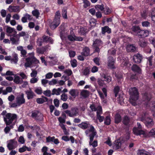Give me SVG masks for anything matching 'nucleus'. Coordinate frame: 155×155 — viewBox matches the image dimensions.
<instances>
[{
	"label": "nucleus",
	"instance_id": "f257e3e1",
	"mask_svg": "<svg viewBox=\"0 0 155 155\" xmlns=\"http://www.w3.org/2000/svg\"><path fill=\"white\" fill-rule=\"evenodd\" d=\"M1 115L3 116V120L6 126L15 125L18 119L16 114L10 113H8L5 110L2 111Z\"/></svg>",
	"mask_w": 155,
	"mask_h": 155
},
{
	"label": "nucleus",
	"instance_id": "f03ea898",
	"mask_svg": "<svg viewBox=\"0 0 155 155\" xmlns=\"http://www.w3.org/2000/svg\"><path fill=\"white\" fill-rule=\"evenodd\" d=\"M151 98V95L150 93H145L143 94V101L142 103L146 105V107H150V109L152 112L153 115L155 116V102H153L148 105V104Z\"/></svg>",
	"mask_w": 155,
	"mask_h": 155
},
{
	"label": "nucleus",
	"instance_id": "7ed1b4c3",
	"mask_svg": "<svg viewBox=\"0 0 155 155\" xmlns=\"http://www.w3.org/2000/svg\"><path fill=\"white\" fill-rule=\"evenodd\" d=\"M85 132L87 136L90 137L89 145L92 146L94 147L97 146V140H94L92 142L94 137L96 134L94 127L92 126H91L90 129L87 130Z\"/></svg>",
	"mask_w": 155,
	"mask_h": 155
},
{
	"label": "nucleus",
	"instance_id": "20e7f679",
	"mask_svg": "<svg viewBox=\"0 0 155 155\" xmlns=\"http://www.w3.org/2000/svg\"><path fill=\"white\" fill-rule=\"evenodd\" d=\"M129 92L130 95V102L132 105L135 106L139 97V94L137 89L135 87H132L130 89Z\"/></svg>",
	"mask_w": 155,
	"mask_h": 155
},
{
	"label": "nucleus",
	"instance_id": "39448f33",
	"mask_svg": "<svg viewBox=\"0 0 155 155\" xmlns=\"http://www.w3.org/2000/svg\"><path fill=\"white\" fill-rule=\"evenodd\" d=\"M29 54L32 56L27 58L26 59V62L25 64V66L26 68L28 67H32L33 64H34L36 65H35L36 67L35 68L36 69L38 66V64L39 63V61L34 57V52L29 53Z\"/></svg>",
	"mask_w": 155,
	"mask_h": 155
},
{
	"label": "nucleus",
	"instance_id": "423d86ee",
	"mask_svg": "<svg viewBox=\"0 0 155 155\" xmlns=\"http://www.w3.org/2000/svg\"><path fill=\"white\" fill-rule=\"evenodd\" d=\"M15 103H10V107H20L25 103V100L24 97V94L22 93H19L15 99Z\"/></svg>",
	"mask_w": 155,
	"mask_h": 155
},
{
	"label": "nucleus",
	"instance_id": "0eeeda50",
	"mask_svg": "<svg viewBox=\"0 0 155 155\" xmlns=\"http://www.w3.org/2000/svg\"><path fill=\"white\" fill-rule=\"evenodd\" d=\"M147 116V114L143 113L140 115L138 119L143 122L147 127H150L153 125L154 123L153 120Z\"/></svg>",
	"mask_w": 155,
	"mask_h": 155
},
{
	"label": "nucleus",
	"instance_id": "6e6552de",
	"mask_svg": "<svg viewBox=\"0 0 155 155\" xmlns=\"http://www.w3.org/2000/svg\"><path fill=\"white\" fill-rule=\"evenodd\" d=\"M90 108L92 111H97V119L100 122H103L104 119V117L101 116V114L102 113V109L101 106L91 104L90 106Z\"/></svg>",
	"mask_w": 155,
	"mask_h": 155
},
{
	"label": "nucleus",
	"instance_id": "1a4fd4ad",
	"mask_svg": "<svg viewBox=\"0 0 155 155\" xmlns=\"http://www.w3.org/2000/svg\"><path fill=\"white\" fill-rule=\"evenodd\" d=\"M60 12L59 11H58L56 12L55 18L53 21L50 25V28L51 29H55L59 25L60 22Z\"/></svg>",
	"mask_w": 155,
	"mask_h": 155
},
{
	"label": "nucleus",
	"instance_id": "9d476101",
	"mask_svg": "<svg viewBox=\"0 0 155 155\" xmlns=\"http://www.w3.org/2000/svg\"><path fill=\"white\" fill-rule=\"evenodd\" d=\"M65 113L68 114L70 117H73L77 116L79 114V110L76 107L72 108L71 110H67L65 111Z\"/></svg>",
	"mask_w": 155,
	"mask_h": 155
},
{
	"label": "nucleus",
	"instance_id": "9b49d317",
	"mask_svg": "<svg viewBox=\"0 0 155 155\" xmlns=\"http://www.w3.org/2000/svg\"><path fill=\"white\" fill-rule=\"evenodd\" d=\"M17 146L18 143L15 139L9 140L7 145V147L9 150L15 149Z\"/></svg>",
	"mask_w": 155,
	"mask_h": 155
},
{
	"label": "nucleus",
	"instance_id": "f8f14e48",
	"mask_svg": "<svg viewBox=\"0 0 155 155\" xmlns=\"http://www.w3.org/2000/svg\"><path fill=\"white\" fill-rule=\"evenodd\" d=\"M102 91L104 94L100 91H98L97 92L103 102L104 103H106L107 101L105 99L107 96V90L104 87L102 89Z\"/></svg>",
	"mask_w": 155,
	"mask_h": 155
},
{
	"label": "nucleus",
	"instance_id": "ddd939ff",
	"mask_svg": "<svg viewBox=\"0 0 155 155\" xmlns=\"http://www.w3.org/2000/svg\"><path fill=\"white\" fill-rule=\"evenodd\" d=\"M116 59L114 58L111 56H109L108 58L107 66L108 67L111 69L115 68L114 63H115Z\"/></svg>",
	"mask_w": 155,
	"mask_h": 155
},
{
	"label": "nucleus",
	"instance_id": "4468645a",
	"mask_svg": "<svg viewBox=\"0 0 155 155\" xmlns=\"http://www.w3.org/2000/svg\"><path fill=\"white\" fill-rule=\"evenodd\" d=\"M32 117L38 120H41L43 119V115L40 112L36 111L32 113Z\"/></svg>",
	"mask_w": 155,
	"mask_h": 155
},
{
	"label": "nucleus",
	"instance_id": "2eb2a0df",
	"mask_svg": "<svg viewBox=\"0 0 155 155\" xmlns=\"http://www.w3.org/2000/svg\"><path fill=\"white\" fill-rule=\"evenodd\" d=\"M6 31L8 36L12 37L17 34V32L15 29L10 27L7 26L6 28Z\"/></svg>",
	"mask_w": 155,
	"mask_h": 155
},
{
	"label": "nucleus",
	"instance_id": "dca6fc26",
	"mask_svg": "<svg viewBox=\"0 0 155 155\" xmlns=\"http://www.w3.org/2000/svg\"><path fill=\"white\" fill-rule=\"evenodd\" d=\"M10 40L11 41L12 44L13 45H18L19 43V37L16 34L10 37Z\"/></svg>",
	"mask_w": 155,
	"mask_h": 155
},
{
	"label": "nucleus",
	"instance_id": "f3484780",
	"mask_svg": "<svg viewBox=\"0 0 155 155\" xmlns=\"http://www.w3.org/2000/svg\"><path fill=\"white\" fill-rule=\"evenodd\" d=\"M118 61H120L121 63V66L122 67L126 66L128 63L127 58H123L122 55L120 56L118 58Z\"/></svg>",
	"mask_w": 155,
	"mask_h": 155
},
{
	"label": "nucleus",
	"instance_id": "a211bd4d",
	"mask_svg": "<svg viewBox=\"0 0 155 155\" xmlns=\"http://www.w3.org/2000/svg\"><path fill=\"white\" fill-rule=\"evenodd\" d=\"M27 20H28L29 21L33 20V18L31 15H29L28 13H26L24 15L21 20L22 22L24 23L27 22Z\"/></svg>",
	"mask_w": 155,
	"mask_h": 155
},
{
	"label": "nucleus",
	"instance_id": "6ab92c4d",
	"mask_svg": "<svg viewBox=\"0 0 155 155\" xmlns=\"http://www.w3.org/2000/svg\"><path fill=\"white\" fill-rule=\"evenodd\" d=\"M133 59L135 63H139L141 62L142 59V56L140 54L137 53L134 55Z\"/></svg>",
	"mask_w": 155,
	"mask_h": 155
},
{
	"label": "nucleus",
	"instance_id": "aec40b11",
	"mask_svg": "<svg viewBox=\"0 0 155 155\" xmlns=\"http://www.w3.org/2000/svg\"><path fill=\"white\" fill-rule=\"evenodd\" d=\"M78 126L80 127L83 129H86L89 127L90 128L87 130L90 129V127L92 125H90L88 122L86 121L82 122L81 124H79Z\"/></svg>",
	"mask_w": 155,
	"mask_h": 155
},
{
	"label": "nucleus",
	"instance_id": "412c9836",
	"mask_svg": "<svg viewBox=\"0 0 155 155\" xmlns=\"http://www.w3.org/2000/svg\"><path fill=\"white\" fill-rule=\"evenodd\" d=\"M149 35V32L148 31L143 30L140 31L139 33L138 34V36L143 38L147 37Z\"/></svg>",
	"mask_w": 155,
	"mask_h": 155
},
{
	"label": "nucleus",
	"instance_id": "4be33fe9",
	"mask_svg": "<svg viewBox=\"0 0 155 155\" xmlns=\"http://www.w3.org/2000/svg\"><path fill=\"white\" fill-rule=\"evenodd\" d=\"M101 78L104 81L108 83L111 82L112 80V78L110 76L105 74H103L101 76Z\"/></svg>",
	"mask_w": 155,
	"mask_h": 155
},
{
	"label": "nucleus",
	"instance_id": "5701e85b",
	"mask_svg": "<svg viewBox=\"0 0 155 155\" xmlns=\"http://www.w3.org/2000/svg\"><path fill=\"white\" fill-rule=\"evenodd\" d=\"M12 58L11 57V62L12 63L17 64L18 61V55L15 53L12 54Z\"/></svg>",
	"mask_w": 155,
	"mask_h": 155
},
{
	"label": "nucleus",
	"instance_id": "b1692460",
	"mask_svg": "<svg viewBox=\"0 0 155 155\" xmlns=\"http://www.w3.org/2000/svg\"><path fill=\"white\" fill-rule=\"evenodd\" d=\"M8 10L11 12H19L20 11L19 7L18 6H12L10 5L8 7Z\"/></svg>",
	"mask_w": 155,
	"mask_h": 155
},
{
	"label": "nucleus",
	"instance_id": "393cba45",
	"mask_svg": "<svg viewBox=\"0 0 155 155\" xmlns=\"http://www.w3.org/2000/svg\"><path fill=\"white\" fill-rule=\"evenodd\" d=\"M90 49L87 47H85L83 48L81 54L85 56H87L90 55Z\"/></svg>",
	"mask_w": 155,
	"mask_h": 155
},
{
	"label": "nucleus",
	"instance_id": "a878e982",
	"mask_svg": "<svg viewBox=\"0 0 155 155\" xmlns=\"http://www.w3.org/2000/svg\"><path fill=\"white\" fill-rule=\"evenodd\" d=\"M69 93L72 96L75 97L78 95L79 92L77 90L71 89Z\"/></svg>",
	"mask_w": 155,
	"mask_h": 155
},
{
	"label": "nucleus",
	"instance_id": "bb28decb",
	"mask_svg": "<svg viewBox=\"0 0 155 155\" xmlns=\"http://www.w3.org/2000/svg\"><path fill=\"white\" fill-rule=\"evenodd\" d=\"M101 29V33L103 34H104L106 32H107L108 34H110L111 33V29L107 26L102 27Z\"/></svg>",
	"mask_w": 155,
	"mask_h": 155
},
{
	"label": "nucleus",
	"instance_id": "cd10ccee",
	"mask_svg": "<svg viewBox=\"0 0 155 155\" xmlns=\"http://www.w3.org/2000/svg\"><path fill=\"white\" fill-rule=\"evenodd\" d=\"M25 93L27 95L28 99L29 100L33 98L35 95L34 93L31 90L26 91Z\"/></svg>",
	"mask_w": 155,
	"mask_h": 155
},
{
	"label": "nucleus",
	"instance_id": "c85d7f7f",
	"mask_svg": "<svg viewBox=\"0 0 155 155\" xmlns=\"http://www.w3.org/2000/svg\"><path fill=\"white\" fill-rule=\"evenodd\" d=\"M133 132L135 134L138 135H144L145 132L142 130H139L137 128H134L133 129Z\"/></svg>",
	"mask_w": 155,
	"mask_h": 155
},
{
	"label": "nucleus",
	"instance_id": "c756f323",
	"mask_svg": "<svg viewBox=\"0 0 155 155\" xmlns=\"http://www.w3.org/2000/svg\"><path fill=\"white\" fill-rule=\"evenodd\" d=\"M88 31L86 27H81L78 30V33L81 35H84Z\"/></svg>",
	"mask_w": 155,
	"mask_h": 155
},
{
	"label": "nucleus",
	"instance_id": "7c9ffc66",
	"mask_svg": "<svg viewBox=\"0 0 155 155\" xmlns=\"http://www.w3.org/2000/svg\"><path fill=\"white\" fill-rule=\"evenodd\" d=\"M132 31L135 33V35L138 36L140 29L139 26H133L131 28Z\"/></svg>",
	"mask_w": 155,
	"mask_h": 155
},
{
	"label": "nucleus",
	"instance_id": "2f4dec72",
	"mask_svg": "<svg viewBox=\"0 0 155 155\" xmlns=\"http://www.w3.org/2000/svg\"><path fill=\"white\" fill-rule=\"evenodd\" d=\"M48 46H46L42 48H36V52L38 54H43L48 48Z\"/></svg>",
	"mask_w": 155,
	"mask_h": 155
},
{
	"label": "nucleus",
	"instance_id": "473e14b6",
	"mask_svg": "<svg viewBox=\"0 0 155 155\" xmlns=\"http://www.w3.org/2000/svg\"><path fill=\"white\" fill-rule=\"evenodd\" d=\"M153 56H151L147 58V67H148L151 66L153 65Z\"/></svg>",
	"mask_w": 155,
	"mask_h": 155
},
{
	"label": "nucleus",
	"instance_id": "72a5a7b5",
	"mask_svg": "<svg viewBox=\"0 0 155 155\" xmlns=\"http://www.w3.org/2000/svg\"><path fill=\"white\" fill-rule=\"evenodd\" d=\"M127 50L128 52H134L136 49V48L133 45H129L127 46L126 47Z\"/></svg>",
	"mask_w": 155,
	"mask_h": 155
},
{
	"label": "nucleus",
	"instance_id": "f704fd0d",
	"mask_svg": "<svg viewBox=\"0 0 155 155\" xmlns=\"http://www.w3.org/2000/svg\"><path fill=\"white\" fill-rule=\"evenodd\" d=\"M147 44L148 42L143 39L140 40L139 41V44L141 47L144 48L146 47L147 46Z\"/></svg>",
	"mask_w": 155,
	"mask_h": 155
},
{
	"label": "nucleus",
	"instance_id": "c9c22d12",
	"mask_svg": "<svg viewBox=\"0 0 155 155\" xmlns=\"http://www.w3.org/2000/svg\"><path fill=\"white\" fill-rule=\"evenodd\" d=\"M62 87L58 88V89H53L52 91V95L55 94L56 95H59L61 91Z\"/></svg>",
	"mask_w": 155,
	"mask_h": 155
},
{
	"label": "nucleus",
	"instance_id": "e433bc0d",
	"mask_svg": "<svg viewBox=\"0 0 155 155\" xmlns=\"http://www.w3.org/2000/svg\"><path fill=\"white\" fill-rule=\"evenodd\" d=\"M13 80L14 82L16 84H21V83L22 80L20 77L17 75H15L14 79Z\"/></svg>",
	"mask_w": 155,
	"mask_h": 155
},
{
	"label": "nucleus",
	"instance_id": "4c0bfd02",
	"mask_svg": "<svg viewBox=\"0 0 155 155\" xmlns=\"http://www.w3.org/2000/svg\"><path fill=\"white\" fill-rule=\"evenodd\" d=\"M132 70L136 72L140 73H141V70L140 69L137 65H133L132 67Z\"/></svg>",
	"mask_w": 155,
	"mask_h": 155
},
{
	"label": "nucleus",
	"instance_id": "58836bf2",
	"mask_svg": "<svg viewBox=\"0 0 155 155\" xmlns=\"http://www.w3.org/2000/svg\"><path fill=\"white\" fill-rule=\"evenodd\" d=\"M43 40L44 41L48 42L51 44L53 43V40L51 38L46 36H44L43 37Z\"/></svg>",
	"mask_w": 155,
	"mask_h": 155
},
{
	"label": "nucleus",
	"instance_id": "ea45409f",
	"mask_svg": "<svg viewBox=\"0 0 155 155\" xmlns=\"http://www.w3.org/2000/svg\"><path fill=\"white\" fill-rule=\"evenodd\" d=\"M49 58L51 60L50 63L51 65H53L55 64L57 62V58L55 57H49Z\"/></svg>",
	"mask_w": 155,
	"mask_h": 155
},
{
	"label": "nucleus",
	"instance_id": "a19ab883",
	"mask_svg": "<svg viewBox=\"0 0 155 155\" xmlns=\"http://www.w3.org/2000/svg\"><path fill=\"white\" fill-rule=\"evenodd\" d=\"M14 125H10L6 126L4 129V131L6 134L8 133L11 129L13 128Z\"/></svg>",
	"mask_w": 155,
	"mask_h": 155
},
{
	"label": "nucleus",
	"instance_id": "79ce46f5",
	"mask_svg": "<svg viewBox=\"0 0 155 155\" xmlns=\"http://www.w3.org/2000/svg\"><path fill=\"white\" fill-rule=\"evenodd\" d=\"M148 153L144 150H139L137 152V155H147Z\"/></svg>",
	"mask_w": 155,
	"mask_h": 155
},
{
	"label": "nucleus",
	"instance_id": "37998d69",
	"mask_svg": "<svg viewBox=\"0 0 155 155\" xmlns=\"http://www.w3.org/2000/svg\"><path fill=\"white\" fill-rule=\"evenodd\" d=\"M81 94L82 97L85 98L89 96V92L87 90H83L81 91Z\"/></svg>",
	"mask_w": 155,
	"mask_h": 155
},
{
	"label": "nucleus",
	"instance_id": "c03bdc74",
	"mask_svg": "<svg viewBox=\"0 0 155 155\" xmlns=\"http://www.w3.org/2000/svg\"><path fill=\"white\" fill-rule=\"evenodd\" d=\"M48 99L46 97H44V98H38L36 100L37 102L38 103L41 104L44 103L46 101H47Z\"/></svg>",
	"mask_w": 155,
	"mask_h": 155
},
{
	"label": "nucleus",
	"instance_id": "a18cd8bd",
	"mask_svg": "<svg viewBox=\"0 0 155 155\" xmlns=\"http://www.w3.org/2000/svg\"><path fill=\"white\" fill-rule=\"evenodd\" d=\"M32 14L36 18H38L40 14L39 11L37 9H35L32 11Z\"/></svg>",
	"mask_w": 155,
	"mask_h": 155
},
{
	"label": "nucleus",
	"instance_id": "49530a36",
	"mask_svg": "<svg viewBox=\"0 0 155 155\" xmlns=\"http://www.w3.org/2000/svg\"><path fill=\"white\" fill-rule=\"evenodd\" d=\"M121 120V117L119 114H117L115 117V122L116 123H119Z\"/></svg>",
	"mask_w": 155,
	"mask_h": 155
},
{
	"label": "nucleus",
	"instance_id": "de8ad7c7",
	"mask_svg": "<svg viewBox=\"0 0 155 155\" xmlns=\"http://www.w3.org/2000/svg\"><path fill=\"white\" fill-rule=\"evenodd\" d=\"M116 50L115 48H112L108 51V54L109 55H114L116 53Z\"/></svg>",
	"mask_w": 155,
	"mask_h": 155
},
{
	"label": "nucleus",
	"instance_id": "09e8293b",
	"mask_svg": "<svg viewBox=\"0 0 155 155\" xmlns=\"http://www.w3.org/2000/svg\"><path fill=\"white\" fill-rule=\"evenodd\" d=\"M102 42L99 40H96L94 41L93 45V46H99L102 45Z\"/></svg>",
	"mask_w": 155,
	"mask_h": 155
},
{
	"label": "nucleus",
	"instance_id": "8fccbe9b",
	"mask_svg": "<svg viewBox=\"0 0 155 155\" xmlns=\"http://www.w3.org/2000/svg\"><path fill=\"white\" fill-rule=\"evenodd\" d=\"M110 116H107L106 117L104 120V124L107 125H109L110 124Z\"/></svg>",
	"mask_w": 155,
	"mask_h": 155
},
{
	"label": "nucleus",
	"instance_id": "3c124183",
	"mask_svg": "<svg viewBox=\"0 0 155 155\" xmlns=\"http://www.w3.org/2000/svg\"><path fill=\"white\" fill-rule=\"evenodd\" d=\"M103 11L104 13L106 15H108L110 14L111 11L108 7H105L104 8Z\"/></svg>",
	"mask_w": 155,
	"mask_h": 155
},
{
	"label": "nucleus",
	"instance_id": "603ef678",
	"mask_svg": "<svg viewBox=\"0 0 155 155\" xmlns=\"http://www.w3.org/2000/svg\"><path fill=\"white\" fill-rule=\"evenodd\" d=\"M121 146V143L119 140H117L115 141L114 147L117 149H119Z\"/></svg>",
	"mask_w": 155,
	"mask_h": 155
},
{
	"label": "nucleus",
	"instance_id": "864d4df0",
	"mask_svg": "<svg viewBox=\"0 0 155 155\" xmlns=\"http://www.w3.org/2000/svg\"><path fill=\"white\" fill-rule=\"evenodd\" d=\"M95 9L97 11H98L100 10L101 11H103L104 7V5H97L95 6Z\"/></svg>",
	"mask_w": 155,
	"mask_h": 155
},
{
	"label": "nucleus",
	"instance_id": "5fc2aeb1",
	"mask_svg": "<svg viewBox=\"0 0 155 155\" xmlns=\"http://www.w3.org/2000/svg\"><path fill=\"white\" fill-rule=\"evenodd\" d=\"M18 140V143L21 144H23L25 142L24 138L22 136H20Z\"/></svg>",
	"mask_w": 155,
	"mask_h": 155
},
{
	"label": "nucleus",
	"instance_id": "6e6d98bb",
	"mask_svg": "<svg viewBox=\"0 0 155 155\" xmlns=\"http://www.w3.org/2000/svg\"><path fill=\"white\" fill-rule=\"evenodd\" d=\"M35 91L37 94H41L42 92V89L40 87L35 88Z\"/></svg>",
	"mask_w": 155,
	"mask_h": 155
},
{
	"label": "nucleus",
	"instance_id": "4d7b16f0",
	"mask_svg": "<svg viewBox=\"0 0 155 155\" xmlns=\"http://www.w3.org/2000/svg\"><path fill=\"white\" fill-rule=\"evenodd\" d=\"M129 121V117L127 116H125L124 119L123 123L125 125H127L128 124Z\"/></svg>",
	"mask_w": 155,
	"mask_h": 155
},
{
	"label": "nucleus",
	"instance_id": "13d9d810",
	"mask_svg": "<svg viewBox=\"0 0 155 155\" xmlns=\"http://www.w3.org/2000/svg\"><path fill=\"white\" fill-rule=\"evenodd\" d=\"M83 73L84 75H87L90 73V69L89 68H86L83 71Z\"/></svg>",
	"mask_w": 155,
	"mask_h": 155
},
{
	"label": "nucleus",
	"instance_id": "bf43d9fd",
	"mask_svg": "<svg viewBox=\"0 0 155 155\" xmlns=\"http://www.w3.org/2000/svg\"><path fill=\"white\" fill-rule=\"evenodd\" d=\"M115 76L117 78V81L118 82L123 81V77L121 74H120L119 75L116 74Z\"/></svg>",
	"mask_w": 155,
	"mask_h": 155
},
{
	"label": "nucleus",
	"instance_id": "052dcab7",
	"mask_svg": "<svg viewBox=\"0 0 155 155\" xmlns=\"http://www.w3.org/2000/svg\"><path fill=\"white\" fill-rule=\"evenodd\" d=\"M68 96L65 94H62L61 96V99L63 101H65L68 99Z\"/></svg>",
	"mask_w": 155,
	"mask_h": 155
},
{
	"label": "nucleus",
	"instance_id": "680f3d73",
	"mask_svg": "<svg viewBox=\"0 0 155 155\" xmlns=\"http://www.w3.org/2000/svg\"><path fill=\"white\" fill-rule=\"evenodd\" d=\"M90 23L91 27L94 26L96 24V21L94 19H91L90 20Z\"/></svg>",
	"mask_w": 155,
	"mask_h": 155
},
{
	"label": "nucleus",
	"instance_id": "e2e57ef3",
	"mask_svg": "<svg viewBox=\"0 0 155 155\" xmlns=\"http://www.w3.org/2000/svg\"><path fill=\"white\" fill-rule=\"evenodd\" d=\"M84 3V8H86L87 7L89 6L90 5V2L87 0L83 1Z\"/></svg>",
	"mask_w": 155,
	"mask_h": 155
},
{
	"label": "nucleus",
	"instance_id": "0e129e2a",
	"mask_svg": "<svg viewBox=\"0 0 155 155\" xmlns=\"http://www.w3.org/2000/svg\"><path fill=\"white\" fill-rule=\"evenodd\" d=\"M38 80V77H34L31 78L30 81V82L31 84H34L37 83Z\"/></svg>",
	"mask_w": 155,
	"mask_h": 155
},
{
	"label": "nucleus",
	"instance_id": "69168bd1",
	"mask_svg": "<svg viewBox=\"0 0 155 155\" xmlns=\"http://www.w3.org/2000/svg\"><path fill=\"white\" fill-rule=\"evenodd\" d=\"M43 94L45 96L49 97L51 95V91L49 90H47L43 92Z\"/></svg>",
	"mask_w": 155,
	"mask_h": 155
},
{
	"label": "nucleus",
	"instance_id": "338daca9",
	"mask_svg": "<svg viewBox=\"0 0 155 155\" xmlns=\"http://www.w3.org/2000/svg\"><path fill=\"white\" fill-rule=\"evenodd\" d=\"M32 72L30 74V75L31 77H35L36 76L37 74V72L35 70L33 69H31Z\"/></svg>",
	"mask_w": 155,
	"mask_h": 155
},
{
	"label": "nucleus",
	"instance_id": "774afa93",
	"mask_svg": "<svg viewBox=\"0 0 155 155\" xmlns=\"http://www.w3.org/2000/svg\"><path fill=\"white\" fill-rule=\"evenodd\" d=\"M64 73L68 76L71 75L72 74V71L70 69L65 70L64 71Z\"/></svg>",
	"mask_w": 155,
	"mask_h": 155
}]
</instances>
